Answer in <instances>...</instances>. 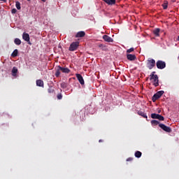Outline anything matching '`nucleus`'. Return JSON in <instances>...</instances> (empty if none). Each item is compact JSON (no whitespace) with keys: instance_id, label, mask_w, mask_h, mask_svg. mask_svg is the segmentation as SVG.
Masks as SVG:
<instances>
[{"instance_id":"f257e3e1","label":"nucleus","mask_w":179,"mask_h":179,"mask_svg":"<svg viewBox=\"0 0 179 179\" xmlns=\"http://www.w3.org/2000/svg\"><path fill=\"white\" fill-rule=\"evenodd\" d=\"M55 69H56V72L55 73V76H56V78H59L61 75V72H62V73H71V70L67 67H62L61 66H56Z\"/></svg>"},{"instance_id":"f03ea898","label":"nucleus","mask_w":179,"mask_h":179,"mask_svg":"<svg viewBox=\"0 0 179 179\" xmlns=\"http://www.w3.org/2000/svg\"><path fill=\"white\" fill-rule=\"evenodd\" d=\"M156 66V60H155L154 59H151L149 58L147 60V68H148V69H153L154 67Z\"/></svg>"},{"instance_id":"7ed1b4c3","label":"nucleus","mask_w":179,"mask_h":179,"mask_svg":"<svg viewBox=\"0 0 179 179\" xmlns=\"http://www.w3.org/2000/svg\"><path fill=\"white\" fill-rule=\"evenodd\" d=\"M162 94H164V91H163V90L159 91L156 94H155L153 95V96L152 97V100L153 103H155L156 101V100H159V99L161 98Z\"/></svg>"},{"instance_id":"20e7f679","label":"nucleus","mask_w":179,"mask_h":179,"mask_svg":"<svg viewBox=\"0 0 179 179\" xmlns=\"http://www.w3.org/2000/svg\"><path fill=\"white\" fill-rule=\"evenodd\" d=\"M79 48V42L76 41V42H73L69 48V51H76V50H78V48Z\"/></svg>"},{"instance_id":"39448f33","label":"nucleus","mask_w":179,"mask_h":179,"mask_svg":"<svg viewBox=\"0 0 179 179\" xmlns=\"http://www.w3.org/2000/svg\"><path fill=\"white\" fill-rule=\"evenodd\" d=\"M150 80H152V83L155 87L159 86V76L157 75H155V77H150Z\"/></svg>"},{"instance_id":"423d86ee","label":"nucleus","mask_w":179,"mask_h":179,"mask_svg":"<svg viewBox=\"0 0 179 179\" xmlns=\"http://www.w3.org/2000/svg\"><path fill=\"white\" fill-rule=\"evenodd\" d=\"M156 65L158 69H164L166 68V62L162 60H158L156 62Z\"/></svg>"},{"instance_id":"0eeeda50","label":"nucleus","mask_w":179,"mask_h":179,"mask_svg":"<svg viewBox=\"0 0 179 179\" xmlns=\"http://www.w3.org/2000/svg\"><path fill=\"white\" fill-rule=\"evenodd\" d=\"M159 128H161V129H163V131H164L165 132H169V133L171 132V128L166 126V124H164L161 123L159 124Z\"/></svg>"},{"instance_id":"6e6552de","label":"nucleus","mask_w":179,"mask_h":179,"mask_svg":"<svg viewBox=\"0 0 179 179\" xmlns=\"http://www.w3.org/2000/svg\"><path fill=\"white\" fill-rule=\"evenodd\" d=\"M22 38L24 41H27L28 44L31 45V43H30V35H29V34L24 32L22 34Z\"/></svg>"},{"instance_id":"1a4fd4ad","label":"nucleus","mask_w":179,"mask_h":179,"mask_svg":"<svg viewBox=\"0 0 179 179\" xmlns=\"http://www.w3.org/2000/svg\"><path fill=\"white\" fill-rule=\"evenodd\" d=\"M102 38L106 43H113L114 41L113 38L110 37L108 35H103Z\"/></svg>"},{"instance_id":"9d476101","label":"nucleus","mask_w":179,"mask_h":179,"mask_svg":"<svg viewBox=\"0 0 179 179\" xmlns=\"http://www.w3.org/2000/svg\"><path fill=\"white\" fill-rule=\"evenodd\" d=\"M76 76L80 85H85V80H83V77L82 76V75L77 73L76 74Z\"/></svg>"},{"instance_id":"9b49d317","label":"nucleus","mask_w":179,"mask_h":179,"mask_svg":"<svg viewBox=\"0 0 179 179\" xmlns=\"http://www.w3.org/2000/svg\"><path fill=\"white\" fill-rule=\"evenodd\" d=\"M127 59L129 61H135V59H136V55H131V54H127Z\"/></svg>"},{"instance_id":"f8f14e48","label":"nucleus","mask_w":179,"mask_h":179,"mask_svg":"<svg viewBox=\"0 0 179 179\" xmlns=\"http://www.w3.org/2000/svg\"><path fill=\"white\" fill-rule=\"evenodd\" d=\"M85 36H86V33H85V31H80L76 34V37L82 38V37H85Z\"/></svg>"},{"instance_id":"ddd939ff","label":"nucleus","mask_w":179,"mask_h":179,"mask_svg":"<svg viewBox=\"0 0 179 179\" xmlns=\"http://www.w3.org/2000/svg\"><path fill=\"white\" fill-rule=\"evenodd\" d=\"M152 33L156 37H159L160 36V29L156 28L153 30Z\"/></svg>"},{"instance_id":"4468645a","label":"nucleus","mask_w":179,"mask_h":179,"mask_svg":"<svg viewBox=\"0 0 179 179\" xmlns=\"http://www.w3.org/2000/svg\"><path fill=\"white\" fill-rule=\"evenodd\" d=\"M36 86H38L39 87H44V81L42 80H37Z\"/></svg>"},{"instance_id":"2eb2a0df","label":"nucleus","mask_w":179,"mask_h":179,"mask_svg":"<svg viewBox=\"0 0 179 179\" xmlns=\"http://www.w3.org/2000/svg\"><path fill=\"white\" fill-rule=\"evenodd\" d=\"M108 5H115V0H103Z\"/></svg>"},{"instance_id":"dca6fc26","label":"nucleus","mask_w":179,"mask_h":179,"mask_svg":"<svg viewBox=\"0 0 179 179\" xmlns=\"http://www.w3.org/2000/svg\"><path fill=\"white\" fill-rule=\"evenodd\" d=\"M17 74V68L14 66L12 69V75L13 76H16V75Z\"/></svg>"},{"instance_id":"f3484780","label":"nucleus","mask_w":179,"mask_h":179,"mask_svg":"<svg viewBox=\"0 0 179 179\" xmlns=\"http://www.w3.org/2000/svg\"><path fill=\"white\" fill-rule=\"evenodd\" d=\"M138 115H141V117H143V118H148V115H146V113L145 112H142L141 110L138 111Z\"/></svg>"},{"instance_id":"a211bd4d","label":"nucleus","mask_w":179,"mask_h":179,"mask_svg":"<svg viewBox=\"0 0 179 179\" xmlns=\"http://www.w3.org/2000/svg\"><path fill=\"white\" fill-rule=\"evenodd\" d=\"M151 125L156 127V125H160V122L157 120H151Z\"/></svg>"},{"instance_id":"6ab92c4d","label":"nucleus","mask_w":179,"mask_h":179,"mask_svg":"<svg viewBox=\"0 0 179 179\" xmlns=\"http://www.w3.org/2000/svg\"><path fill=\"white\" fill-rule=\"evenodd\" d=\"M135 157H137V159H139V157H142V152L140 151H136L134 154Z\"/></svg>"},{"instance_id":"aec40b11","label":"nucleus","mask_w":179,"mask_h":179,"mask_svg":"<svg viewBox=\"0 0 179 179\" xmlns=\"http://www.w3.org/2000/svg\"><path fill=\"white\" fill-rule=\"evenodd\" d=\"M14 43H15V44H16V45H20V44H22V41H20V39L16 38L14 40Z\"/></svg>"},{"instance_id":"412c9836","label":"nucleus","mask_w":179,"mask_h":179,"mask_svg":"<svg viewBox=\"0 0 179 179\" xmlns=\"http://www.w3.org/2000/svg\"><path fill=\"white\" fill-rule=\"evenodd\" d=\"M159 114L157 113H152L151 114V118H152L153 120H157L159 117Z\"/></svg>"},{"instance_id":"4be33fe9","label":"nucleus","mask_w":179,"mask_h":179,"mask_svg":"<svg viewBox=\"0 0 179 179\" xmlns=\"http://www.w3.org/2000/svg\"><path fill=\"white\" fill-rule=\"evenodd\" d=\"M17 54H18V50L17 49H15L11 54V57H13L15 58V57H17Z\"/></svg>"},{"instance_id":"5701e85b","label":"nucleus","mask_w":179,"mask_h":179,"mask_svg":"<svg viewBox=\"0 0 179 179\" xmlns=\"http://www.w3.org/2000/svg\"><path fill=\"white\" fill-rule=\"evenodd\" d=\"M15 6L18 10H20L22 9V7L20 6V2L15 1Z\"/></svg>"},{"instance_id":"b1692460","label":"nucleus","mask_w":179,"mask_h":179,"mask_svg":"<svg viewBox=\"0 0 179 179\" xmlns=\"http://www.w3.org/2000/svg\"><path fill=\"white\" fill-rule=\"evenodd\" d=\"M168 5H169V3H168L167 1H165V2L162 4V8H163V9H167Z\"/></svg>"},{"instance_id":"393cba45","label":"nucleus","mask_w":179,"mask_h":179,"mask_svg":"<svg viewBox=\"0 0 179 179\" xmlns=\"http://www.w3.org/2000/svg\"><path fill=\"white\" fill-rule=\"evenodd\" d=\"M98 47H99V48H101V50H103V51H104V50H106V45H103V44H101V43L99 44V45H98Z\"/></svg>"},{"instance_id":"a878e982","label":"nucleus","mask_w":179,"mask_h":179,"mask_svg":"<svg viewBox=\"0 0 179 179\" xmlns=\"http://www.w3.org/2000/svg\"><path fill=\"white\" fill-rule=\"evenodd\" d=\"M48 92L51 94V93H54V88L52 87H50L48 89Z\"/></svg>"},{"instance_id":"bb28decb","label":"nucleus","mask_w":179,"mask_h":179,"mask_svg":"<svg viewBox=\"0 0 179 179\" xmlns=\"http://www.w3.org/2000/svg\"><path fill=\"white\" fill-rule=\"evenodd\" d=\"M159 121H164V117L162 116L161 115H158Z\"/></svg>"},{"instance_id":"cd10ccee","label":"nucleus","mask_w":179,"mask_h":179,"mask_svg":"<svg viewBox=\"0 0 179 179\" xmlns=\"http://www.w3.org/2000/svg\"><path fill=\"white\" fill-rule=\"evenodd\" d=\"M134 50L135 49L134 48H131L130 49L127 50V54H129L131 52H133V51H134Z\"/></svg>"},{"instance_id":"c85d7f7f","label":"nucleus","mask_w":179,"mask_h":179,"mask_svg":"<svg viewBox=\"0 0 179 179\" xmlns=\"http://www.w3.org/2000/svg\"><path fill=\"white\" fill-rule=\"evenodd\" d=\"M156 71H152L150 75V78H153V77H155L156 76Z\"/></svg>"},{"instance_id":"c756f323","label":"nucleus","mask_w":179,"mask_h":179,"mask_svg":"<svg viewBox=\"0 0 179 179\" xmlns=\"http://www.w3.org/2000/svg\"><path fill=\"white\" fill-rule=\"evenodd\" d=\"M57 99L58 100H61L62 99V94H57Z\"/></svg>"},{"instance_id":"7c9ffc66","label":"nucleus","mask_w":179,"mask_h":179,"mask_svg":"<svg viewBox=\"0 0 179 179\" xmlns=\"http://www.w3.org/2000/svg\"><path fill=\"white\" fill-rule=\"evenodd\" d=\"M16 12H17V10H16V8H13L12 10H11V13H12L13 14L16 13Z\"/></svg>"},{"instance_id":"2f4dec72","label":"nucleus","mask_w":179,"mask_h":179,"mask_svg":"<svg viewBox=\"0 0 179 179\" xmlns=\"http://www.w3.org/2000/svg\"><path fill=\"white\" fill-rule=\"evenodd\" d=\"M132 160H134V158H132V157H129V158L127 159V162H132Z\"/></svg>"},{"instance_id":"473e14b6","label":"nucleus","mask_w":179,"mask_h":179,"mask_svg":"<svg viewBox=\"0 0 179 179\" xmlns=\"http://www.w3.org/2000/svg\"><path fill=\"white\" fill-rule=\"evenodd\" d=\"M61 87H65V83H62L61 84Z\"/></svg>"},{"instance_id":"72a5a7b5","label":"nucleus","mask_w":179,"mask_h":179,"mask_svg":"<svg viewBox=\"0 0 179 179\" xmlns=\"http://www.w3.org/2000/svg\"><path fill=\"white\" fill-rule=\"evenodd\" d=\"M99 143H100V142H103V140H99Z\"/></svg>"},{"instance_id":"f704fd0d","label":"nucleus","mask_w":179,"mask_h":179,"mask_svg":"<svg viewBox=\"0 0 179 179\" xmlns=\"http://www.w3.org/2000/svg\"><path fill=\"white\" fill-rule=\"evenodd\" d=\"M43 2H45V0H41Z\"/></svg>"},{"instance_id":"c9c22d12","label":"nucleus","mask_w":179,"mask_h":179,"mask_svg":"<svg viewBox=\"0 0 179 179\" xmlns=\"http://www.w3.org/2000/svg\"><path fill=\"white\" fill-rule=\"evenodd\" d=\"M178 41H179V36H178Z\"/></svg>"},{"instance_id":"e433bc0d","label":"nucleus","mask_w":179,"mask_h":179,"mask_svg":"<svg viewBox=\"0 0 179 179\" xmlns=\"http://www.w3.org/2000/svg\"><path fill=\"white\" fill-rule=\"evenodd\" d=\"M28 1V2H30V0H27Z\"/></svg>"},{"instance_id":"4c0bfd02","label":"nucleus","mask_w":179,"mask_h":179,"mask_svg":"<svg viewBox=\"0 0 179 179\" xmlns=\"http://www.w3.org/2000/svg\"><path fill=\"white\" fill-rule=\"evenodd\" d=\"M158 113H160V110H158Z\"/></svg>"},{"instance_id":"58836bf2","label":"nucleus","mask_w":179,"mask_h":179,"mask_svg":"<svg viewBox=\"0 0 179 179\" xmlns=\"http://www.w3.org/2000/svg\"><path fill=\"white\" fill-rule=\"evenodd\" d=\"M0 1H3V0H0Z\"/></svg>"}]
</instances>
